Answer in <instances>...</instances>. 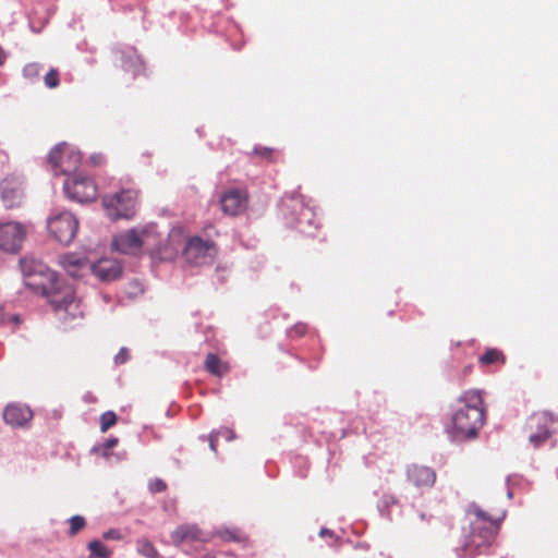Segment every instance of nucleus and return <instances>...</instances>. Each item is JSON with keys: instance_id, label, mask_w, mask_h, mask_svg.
Masks as SVG:
<instances>
[{"instance_id": "36", "label": "nucleus", "mask_w": 558, "mask_h": 558, "mask_svg": "<svg viewBox=\"0 0 558 558\" xmlns=\"http://www.w3.org/2000/svg\"><path fill=\"white\" fill-rule=\"evenodd\" d=\"M118 444V438H110V439H107L106 442L104 444V447L105 449L109 450L111 448H113L114 446H117Z\"/></svg>"}, {"instance_id": "27", "label": "nucleus", "mask_w": 558, "mask_h": 558, "mask_svg": "<svg viewBox=\"0 0 558 558\" xmlns=\"http://www.w3.org/2000/svg\"><path fill=\"white\" fill-rule=\"evenodd\" d=\"M43 65L37 62L28 63L23 69V75L26 78L34 80L39 76Z\"/></svg>"}, {"instance_id": "18", "label": "nucleus", "mask_w": 558, "mask_h": 558, "mask_svg": "<svg viewBox=\"0 0 558 558\" xmlns=\"http://www.w3.org/2000/svg\"><path fill=\"white\" fill-rule=\"evenodd\" d=\"M172 543L179 546L185 542H208L209 538L194 524L178 526L171 534Z\"/></svg>"}, {"instance_id": "24", "label": "nucleus", "mask_w": 558, "mask_h": 558, "mask_svg": "<svg viewBox=\"0 0 558 558\" xmlns=\"http://www.w3.org/2000/svg\"><path fill=\"white\" fill-rule=\"evenodd\" d=\"M88 549L90 550V556L94 558H110L111 551L99 541L95 539L88 543Z\"/></svg>"}, {"instance_id": "8", "label": "nucleus", "mask_w": 558, "mask_h": 558, "mask_svg": "<svg viewBox=\"0 0 558 558\" xmlns=\"http://www.w3.org/2000/svg\"><path fill=\"white\" fill-rule=\"evenodd\" d=\"M63 189L69 198L78 203L94 202L98 195L94 180L81 174L68 178Z\"/></svg>"}, {"instance_id": "3", "label": "nucleus", "mask_w": 558, "mask_h": 558, "mask_svg": "<svg viewBox=\"0 0 558 558\" xmlns=\"http://www.w3.org/2000/svg\"><path fill=\"white\" fill-rule=\"evenodd\" d=\"M111 246L113 251L129 255H138L143 250L151 254L162 253L159 234L153 226L121 232L112 238Z\"/></svg>"}, {"instance_id": "12", "label": "nucleus", "mask_w": 558, "mask_h": 558, "mask_svg": "<svg viewBox=\"0 0 558 558\" xmlns=\"http://www.w3.org/2000/svg\"><path fill=\"white\" fill-rule=\"evenodd\" d=\"M405 475L408 482L417 489H427L433 487L437 477L433 468L416 463L407 466Z\"/></svg>"}, {"instance_id": "39", "label": "nucleus", "mask_w": 558, "mask_h": 558, "mask_svg": "<svg viewBox=\"0 0 558 558\" xmlns=\"http://www.w3.org/2000/svg\"><path fill=\"white\" fill-rule=\"evenodd\" d=\"M88 558H94V557H88Z\"/></svg>"}, {"instance_id": "22", "label": "nucleus", "mask_w": 558, "mask_h": 558, "mask_svg": "<svg viewBox=\"0 0 558 558\" xmlns=\"http://www.w3.org/2000/svg\"><path fill=\"white\" fill-rule=\"evenodd\" d=\"M215 536L219 537L222 542L241 543L246 539L244 533L235 527H221L215 533Z\"/></svg>"}, {"instance_id": "28", "label": "nucleus", "mask_w": 558, "mask_h": 558, "mask_svg": "<svg viewBox=\"0 0 558 558\" xmlns=\"http://www.w3.org/2000/svg\"><path fill=\"white\" fill-rule=\"evenodd\" d=\"M138 551L147 558H156L158 555L153 544L146 539L138 542Z\"/></svg>"}, {"instance_id": "38", "label": "nucleus", "mask_w": 558, "mask_h": 558, "mask_svg": "<svg viewBox=\"0 0 558 558\" xmlns=\"http://www.w3.org/2000/svg\"><path fill=\"white\" fill-rule=\"evenodd\" d=\"M5 60V54L2 50V48L0 47V65L4 62Z\"/></svg>"}, {"instance_id": "1", "label": "nucleus", "mask_w": 558, "mask_h": 558, "mask_svg": "<svg viewBox=\"0 0 558 558\" xmlns=\"http://www.w3.org/2000/svg\"><path fill=\"white\" fill-rule=\"evenodd\" d=\"M452 427L457 435L472 438L484 425L485 409L480 391L468 390L458 399V407L452 415Z\"/></svg>"}, {"instance_id": "21", "label": "nucleus", "mask_w": 558, "mask_h": 558, "mask_svg": "<svg viewBox=\"0 0 558 558\" xmlns=\"http://www.w3.org/2000/svg\"><path fill=\"white\" fill-rule=\"evenodd\" d=\"M478 363L481 366L504 365L506 363V356L502 351L496 348H488L478 357Z\"/></svg>"}, {"instance_id": "5", "label": "nucleus", "mask_w": 558, "mask_h": 558, "mask_svg": "<svg viewBox=\"0 0 558 558\" xmlns=\"http://www.w3.org/2000/svg\"><path fill=\"white\" fill-rule=\"evenodd\" d=\"M78 230V221L70 211H61L48 219L50 235L61 244H70Z\"/></svg>"}, {"instance_id": "25", "label": "nucleus", "mask_w": 558, "mask_h": 558, "mask_svg": "<svg viewBox=\"0 0 558 558\" xmlns=\"http://www.w3.org/2000/svg\"><path fill=\"white\" fill-rule=\"evenodd\" d=\"M117 423V415L112 411H107L100 416V429L102 433L107 432Z\"/></svg>"}, {"instance_id": "6", "label": "nucleus", "mask_w": 558, "mask_h": 558, "mask_svg": "<svg viewBox=\"0 0 558 558\" xmlns=\"http://www.w3.org/2000/svg\"><path fill=\"white\" fill-rule=\"evenodd\" d=\"M82 156L65 143L56 145L48 155V162L56 174H69L81 165Z\"/></svg>"}, {"instance_id": "2", "label": "nucleus", "mask_w": 558, "mask_h": 558, "mask_svg": "<svg viewBox=\"0 0 558 558\" xmlns=\"http://www.w3.org/2000/svg\"><path fill=\"white\" fill-rule=\"evenodd\" d=\"M472 514L474 518L471 521V532L464 545L469 555L482 553V548L487 547L494 541L505 518V511L493 514L474 507Z\"/></svg>"}, {"instance_id": "19", "label": "nucleus", "mask_w": 558, "mask_h": 558, "mask_svg": "<svg viewBox=\"0 0 558 558\" xmlns=\"http://www.w3.org/2000/svg\"><path fill=\"white\" fill-rule=\"evenodd\" d=\"M20 266L25 278H31L33 276L51 277L48 267L43 262L34 257H23L20 260Z\"/></svg>"}, {"instance_id": "32", "label": "nucleus", "mask_w": 558, "mask_h": 558, "mask_svg": "<svg viewBox=\"0 0 558 558\" xmlns=\"http://www.w3.org/2000/svg\"><path fill=\"white\" fill-rule=\"evenodd\" d=\"M102 537L105 539H114V541H120L122 539V534L119 530L117 529H111V530H108L106 531L104 534H102Z\"/></svg>"}, {"instance_id": "31", "label": "nucleus", "mask_w": 558, "mask_h": 558, "mask_svg": "<svg viewBox=\"0 0 558 558\" xmlns=\"http://www.w3.org/2000/svg\"><path fill=\"white\" fill-rule=\"evenodd\" d=\"M274 153V149L268 147H255L253 150V154L267 160H272Z\"/></svg>"}, {"instance_id": "15", "label": "nucleus", "mask_w": 558, "mask_h": 558, "mask_svg": "<svg viewBox=\"0 0 558 558\" xmlns=\"http://www.w3.org/2000/svg\"><path fill=\"white\" fill-rule=\"evenodd\" d=\"M22 183L15 178H5L1 182V199L7 208L19 207L23 201Z\"/></svg>"}, {"instance_id": "10", "label": "nucleus", "mask_w": 558, "mask_h": 558, "mask_svg": "<svg viewBox=\"0 0 558 558\" xmlns=\"http://www.w3.org/2000/svg\"><path fill=\"white\" fill-rule=\"evenodd\" d=\"M216 252L215 243L210 240H203L199 236L189 239L184 255L190 263L201 265L207 262Z\"/></svg>"}, {"instance_id": "13", "label": "nucleus", "mask_w": 558, "mask_h": 558, "mask_svg": "<svg viewBox=\"0 0 558 558\" xmlns=\"http://www.w3.org/2000/svg\"><path fill=\"white\" fill-rule=\"evenodd\" d=\"M247 204V194L243 190L231 189L220 198L221 209L226 215L238 216L243 213Z\"/></svg>"}, {"instance_id": "29", "label": "nucleus", "mask_w": 558, "mask_h": 558, "mask_svg": "<svg viewBox=\"0 0 558 558\" xmlns=\"http://www.w3.org/2000/svg\"><path fill=\"white\" fill-rule=\"evenodd\" d=\"M45 85L48 88H56L59 86V71L54 68L50 69L44 77Z\"/></svg>"}, {"instance_id": "23", "label": "nucleus", "mask_w": 558, "mask_h": 558, "mask_svg": "<svg viewBox=\"0 0 558 558\" xmlns=\"http://www.w3.org/2000/svg\"><path fill=\"white\" fill-rule=\"evenodd\" d=\"M116 59L118 61H120L121 66L124 70H129L130 68L135 65L138 58H137L136 52L134 50L130 49V50H117Z\"/></svg>"}, {"instance_id": "16", "label": "nucleus", "mask_w": 558, "mask_h": 558, "mask_svg": "<svg viewBox=\"0 0 558 558\" xmlns=\"http://www.w3.org/2000/svg\"><path fill=\"white\" fill-rule=\"evenodd\" d=\"M90 272L101 281H112L122 275V266L116 259L101 258L92 264Z\"/></svg>"}, {"instance_id": "34", "label": "nucleus", "mask_w": 558, "mask_h": 558, "mask_svg": "<svg viewBox=\"0 0 558 558\" xmlns=\"http://www.w3.org/2000/svg\"><path fill=\"white\" fill-rule=\"evenodd\" d=\"M216 433H219V437H223L227 440H233L235 438V434L232 429L228 427H223L219 430H215Z\"/></svg>"}, {"instance_id": "20", "label": "nucleus", "mask_w": 558, "mask_h": 558, "mask_svg": "<svg viewBox=\"0 0 558 558\" xmlns=\"http://www.w3.org/2000/svg\"><path fill=\"white\" fill-rule=\"evenodd\" d=\"M205 369L218 377H222L228 373L229 366L227 363L222 362L216 354L209 353L205 359Z\"/></svg>"}, {"instance_id": "37", "label": "nucleus", "mask_w": 558, "mask_h": 558, "mask_svg": "<svg viewBox=\"0 0 558 558\" xmlns=\"http://www.w3.org/2000/svg\"><path fill=\"white\" fill-rule=\"evenodd\" d=\"M320 536H333V532L328 529H322L319 532Z\"/></svg>"}, {"instance_id": "30", "label": "nucleus", "mask_w": 558, "mask_h": 558, "mask_svg": "<svg viewBox=\"0 0 558 558\" xmlns=\"http://www.w3.org/2000/svg\"><path fill=\"white\" fill-rule=\"evenodd\" d=\"M148 489L153 494L162 493L167 489V484L161 478H153L148 483Z\"/></svg>"}, {"instance_id": "4", "label": "nucleus", "mask_w": 558, "mask_h": 558, "mask_svg": "<svg viewBox=\"0 0 558 558\" xmlns=\"http://www.w3.org/2000/svg\"><path fill=\"white\" fill-rule=\"evenodd\" d=\"M47 298L61 320L68 322L83 316L80 301L75 298L74 290L70 284H57L47 292Z\"/></svg>"}, {"instance_id": "33", "label": "nucleus", "mask_w": 558, "mask_h": 558, "mask_svg": "<svg viewBox=\"0 0 558 558\" xmlns=\"http://www.w3.org/2000/svg\"><path fill=\"white\" fill-rule=\"evenodd\" d=\"M129 360V351L122 348L119 353L114 356L116 364H124Z\"/></svg>"}, {"instance_id": "11", "label": "nucleus", "mask_w": 558, "mask_h": 558, "mask_svg": "<svg viewBox=\"0 0 558 558\" xmlns=\"http://www.w3.org/2000/svg\"><path fill=\"white\" fill-rule=\"evenodd\" d=\"M26 230L19 222L0 225V248L7 252H16L21 248Z\"/></svg>"}, {"instance_id": "26", "label": "nucleus", "mask_w": 558, "mask_h": 558, "mask_svg": "<svg viewBox=\"0 0 558 558\" xmlns=\"http://www.w3.org/2000/svg\"><path fill=\"white\" fill-rule=\"evenodd\" d=\"M69 522H70L69 534L71 536L76 535L86 525V521L82 515H74L69 520Z\"/></svg>"}, {"instance_id": "14", "label": "nucleus", "mask_w": 558, "mask_h": 558, "mask_svg": "<svg viewBox=\"0 0 558 558\" xmlns=\"http://www.w3.org/2000/svg\"><path fill=\"white\" fill-rule=\"evenodd\" d=\"M60 266L73 278H82L90 272L92 264L78 253H68L60 257Z\"/></svg>"}, {"instance_id": "7", "label": "nucleus", "mask_w": 558, "mask_h": 558, "mask_svg": "<svg viewBox=\"0 0 558 558\" xmlns=\"http://www.w3.org/2000/svg\"><path fill=\"white\" fill-rule=\"evenodd\" d=\"M137 192L135 190H123L112 196L104 198V205L109 216L116 220L119 218H130L134 214Z\"/></svg>"}, {"instance_id": "17", "label": "nucleus", "mask_w": 558, "mask_h": 558, "mask_svg": "<svg viewBox=\"0 0 558 558\" xmlns=\"http://www.w3.org/2000/svg\"><path fill=\"white\" fill-rule=\"evenodd\" d=\"M33 417L32 410L26 405L11 403L3 411V420L12 427H22Z\"/></svg>"}, {"instance_id": "9", "label": "nucleus", "mask_w": 558, "mask_h": 558, "mask_svg": "<svg viewBox=\"0 0 558 558\" xmlns=\"http://www.w3.org/2000/svg\"><path fill=\"white\" fill-rule=\"evenodd\" d=\"M553 422V416L547 412H536L527 418L524 430L533 447H539L550 437Z\"/></svg>"}, {"instance_id": "35", "label": "nucleus", "mask_w": 558, "mask_h": 558, "mask_svg": "<svg viewBox=\"0 0 558 558\" xmlns=\"http://www.w3.org/2000/svg\"><path fill=\"white\" fill-rule=\"evenodd\" d=\"M219 439V433L213 430L208 436L209 447L214 452H217V442Z\"/></svg>"}]
</instances>
